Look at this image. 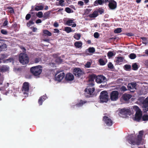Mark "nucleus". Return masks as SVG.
Returning <instances> with one entry per match:
<instances>
[{
    "instance_id": "6e6552de",
    "label": "nucleus",
    "mask_w": 148,
    "mask_h": 148,
    "mask_svg": "<svg viewBox=\"0 0 148 148\" xmlns=\"http://www.w3.org/2000/svg\"><path fill=\"white\" fill-rule=\"evenodd\" d=\"M29 90V84L28 82H25L23 85L22 91L25 97H27Z\"/></svg>"
},
{
    "instance_id": "72a5a7b5",
    "label": "nucleus",
    "mask_w": 148,
    "mask_h": 148,
    "mask_svg": "<svg viewBox=\"0 0 148 148\" xmlns=\"http://www.w3.org/2000/svg\"><path fill=\"white\" fill-rule=\"evenodd\" d=\"M124 69L126 71H129L131 69V66L129 64H126L124 65Z\"/></svg>"
},
{
    "instance_id": "2f4dec72",
    "label": "nucleus",
    "mask_w": 148,
    "mask_h": 148,
    "mask_svg": "<svg viewBox=\"0 0 148 148\" xmlns=\"http://www.w3.org/2000/svg\"><path fill=\"white\" fill-rule=\"evenodd\" d=\"M73 37L75 39L79 40L80 39L81 34H80L75 33Z\"/></svg>"
},
{
    "instance_id": "a19ab883",
    "label": "nucleus",
    "mask_w": 148,
    "mask_h": 148,
    "mask_svg": "<svg viewBox=\"0 0 148 148\" xmlns=\"http://www.w3.org/2000/svg\"><path fill=\"white\" fill-rule=\"evenodd\" d=\"M122 31L121 29L120 28H118L114 30V33H119Z\"/></svg>"
},
{
    "instance_id": "49530a36",
    "label": "nucleus",
    "mask_w": 148,
    "mask_h": 148,
    "mask_svg": "<svg viewBox=\"0 0 148 148\" xmlns=\"http://www.w3.org/2000/svg\"><path fill=\"white\" fill-rule=\"evenodd\" d=\"M8 9L9 10V12L10 13H14V10L11 7H8Z\"/></svg>"
},
{
    "instance_id": "0e129e2a",
    "label": "nucleus",
    "mask_w": 148,
    "mask_h": 148,
    "mask_svg": "<svg viewBox=\"0 0 148 148\" xmlns=\"http://www.w3.org/2000/svg\"><path fill=\"white\" fill-rule=\"evenodd\" d=\"M54 32L55 33H59L60 32V31L58 30V29H54Z\"/></svg>"
},
{
    "instance_id": "f03ea898",
    "label": "nucleus",
    "mask_w": 148,
    "mask_h": 148,
    "mask_svg": "<svg viewBox=\"0 0 148 148\" xmlns=\"http://www.w3.org/2000/svg\"><path fill=\"white\" fill-rule=\"evenodd\" d=\"M30 71L35 76H38L42 72V67L40 65L33 66L30 68Z\"/></svg>"
},
{
    "instance_id": "393cba45",
    "label": "nucleus",
    "mask_w": 148,
    "mask_h": 148,
    "mask_svg": "<svg viewBox=\"0 0 148 148\" xmlns=\"http://www.w3.org/2000/svg\"><path fill=\"white\" fill-rule=\"evenodd\" d=\"M64 30L68 33L71 32H74L75 31L74 30L72 29L70 27H65Z\"/></svg>"
},
{
    "instance_id": "603ef678",
    "label": "nucleus",
    "mask_w": 148,
    "mask_h": 148,
    "mask_svg": "<svg viewBox=\"0 0 148 148\" xmlns=\"http://www.w3.org/2000/svg\"><path fill=\"white\" fill-rule=\"evenodd\" d=\"M91 64V62H87L86 64L85 65V66L86 68H90V66Z\"/></svg>"
},
{
    "instance_id": "423d86ee",
    "label": "nucleus",
    "mask_w": 148,
    "mask_h": 148,
    "mask_svg": "<svg viewBox=\"0 0 148 148\" xmlns=\"http://www.w3.org/2000/svg\"><path fill=\"white\" fill-rule=\"evenodd\" d=\"M19 61L23 64H25L29 62V58L27 54L25 53H21L19 56Z\"/></svg>"
},
{
    "instance_id": "a878e982",
    "label": "nucleus",
    "mask_w": 148,
    "mask_h": 148,
    "mask_svg": "<svg viewBox=\"0 0 148 148\" xmlns=\"http://www.w3.org/2000/svg\"><path fill=\"white\" fill-rule=\"evenodd\" d=\"M82 45V42L80 41L76 42L74 44L75 46L77 48L81 47Z\"/></svg>"
},
{
    "instance_id": "0eeeda50",
    "label": "nucleus",
    "mask_w": 148,
    "mask_h": 148,
    "mask_svg": "<svg viewBox=\"0 0 148 148\" xmlns=\"http://www.w3.org/2000/svg\"><path fill=\"white\" fill-rule=\"evenodd\" d=\"M139 100L142 104V107L143 110L145 112L148 110V97L144 99V98L142 97L139 98Z\"/></svg>"
},
{
    "instance_id": "f3484780",
    "label": "nucleus",
    "mask_w": 148,
    "mask_h": 148,
    "mask_svg": "<svg viewBox=\"0 0 148 148\" xmlns=\"http://www.w3.org/2000/svg\"><path fill=\"white\" fill-rule=\"evenodd\" d=\"M130 113V110L129 109L126 108L121 109L120 112V114L123 115L129 114Z\"/></svg>"
},
{
    "instance_id": "09e8293b",
    "label": "nucleus",
    "mask_w": 148,
    "mask_h": 148,
    "mask_svg": "<svg viewBox=\"0 0 148 148\" xmlns=\"http://www.w3.org/2000/svg\"><path fill=\"white\" fill-rule=\"evenodd\" d=\"M1 32L2 34L4 35H6L8 34L7 31L3 29L1 30Z\"/></svg>"
},
{
    "instance_id": "c03bdc74",
    "label": "nucleus",
    "mask_w": 148,
    "mask_h": 148,
    "mask_svg": "<svg viewBox=\"0 0 148 148\" xmlns=\"http://www.w3.org/2000/svg\"><path fill=\"white\" fill-rule=\"evenodd\" d=\"M99 62L100 64L101 65H104L105 64V63L104 60L102 59H100L99 60Z\"/></svg>"
},
{
    "instance_id": "dca6fc26",
    "label": "nucleus",
    "mask_w": 148,
    "mask_h": 148,
    "mask_svg": "<svg viewBox=\"0 0 148 148\" xmlns=\"http://www.w3.org/2000/svg\"><path fill=\"white\" fill-rule=\"evenodd\" d=\"M57 75V74H56L55 75V79L56 80L59 82H60L64 78L65 75L64 72L61 73Z\"/></svg>"
},
{
    "instance_id": "a211bd4d",
    "label": "nucleus",
    "mask_w": 148,
    "mask_h": 148,
    "mask_svg": "<svg viewBox=\"0 0 148 148\" xmlns=\"http://www.w3.org/2000/svg\"><path fill=\"white\" fill-rule=\"evenodd\" d=\"M73 75L71 73H68L66 75L65 79L66 81H71L73 80L74 79Z\"/></svg>"
},
{
    "instance_id": "bb28decb",
    "label": "nucleus",
    "mask_w": 148,
    "mask_h": 148,
    "mask_svg": "<svg viewBox=\"0 0 148 148\" xmlns=\"http://www.w3.org/2000/svg\"><path fill=\"white\" fill-rule=\"evenodd\" d=\"M140 39H141L143 40V41L142 42L143 44H145V45H146L148 43V39L146 37H141Z\"/></svg>"
},
{
    "instance_id": "4d7b16f0",
    "label": "nucleus",
    "mask_w": 148,
    "mask_h": 148,
    "mask_svg": "<svg viewBox=\"0 0 148 148\" xmlns=\"http://www.w3.org/2000/svg\"><path fill=\"white\" fill-rule=\"evenodd\" d=\"M0 43L1 44V42H0ZM6 45L5 44H3L2 46L0 45V48L5 49L6 48Z\"/></svg>"
},
{
    "instance_id": "6ab92c4d",
    "label": "nucleus",
    "mask_w": 148,
    "mask_h": 148,
    "mask_svg": "<svg viewBox=\"0 0 148 148\" xmlns=\"http://www.w3.org/2000/svg\"><path fill=\"white\" fill-rule=\"evenodd\" d=\"M74 22L73 20L72 19H69L66 22V24L68 26L72 25V27H75L76 26V23H73L72 24V23H74Z\"/></svg>"
},
{
    "instance_id": "c9c22d12",
    "label": "nucleus",
    "mask_w": 148,
    "mask_h": 148,
    "mask_svg": "<svg viewBox=\"0 0 148 148\" xmlns=\"http://www.w3.org/2000/svg\"><path fill=\"white\" fill-rule=\"evenodd\" d=\"M57 1H59L58 4L57 5H60L62 7L64 5V0H57Z\"/></svg>"
},
{
    "instance_id": "f257e3e1",
    "label": "nucleus",
    "mask_w": 148,
    "mask_h": 148,
    "mask_svg": "<svg viewBox=\"0 0 148 148\" xmlns=\"http://www.w3.org/2000/svg\"><path fill=\"white\" fill-rule=\"evenodd\" d=\"M143 133V131H140L139 132V135L136 138H134L133 134H131L126 137L127 140L130 144H132V146L135 145H138L141 143Z\"/></svg>"
},
{
    "instance_id": "37998d69",
    "label": "nucleus",
    "mask_w": 148,
    "mask_h": 148,
    "mask_svg": "<svg viewBox=\"0 0 148 148\" xmlns=\"http://www.w3.org/2000/svg\"><path fill=\"white\" fill-rule=\"evenodd\" d=\"M133 69L134 70H137L138 69V65L136 63L133 64L132 66Z\"/></svg>"
},
{
    "instance_id": "a18cd8bd",
    "label": "nucleus",
    "mask_w": 148,
    "mask_h": 148,
    "mask_svg": "<svg viewBox=\"0 0 148 148\" xmlns=\"http://www.w3.org/2000/svg\"><path fill=\"white\" fill-rule=\"evenodd\" d=\"M107 55L108 57L110 58L114 56V53L112 51H109L108 52Z\"/></svg>"
},
{
    "instance_id": "ddd939ff",
    "label": "nucleus",
    "mask_w": 148,
    "mask_h": 148,
    "mask_svg": "<svg viewBox=\"0 0 148 148\" xmlns=\"http://www.w3.org/2000/svg\"><path fill=\"white\" fill-rule=\"evenodd\" d=\"M103 120L107 125L111 126L112 124V121L109 117L106 116H104L103 117Z\"/></svg>"
},
{
    "instance_id": "aec40b11",
    "label": "nucleus",
    "mask_w": 148,
    "mask_h": 148,
    "mask_svg": "<svg viewBox=\"0 0 148 148\" xmlns=\"http://www.w3.org/2000/svg\"><path fill=\"white\" fill-rule=\"evenodd\" d=\"M132 97V95L129 94H124L122 95V98L124 101H128Z\"/></svg>"
},
{
    "instance_id": "c85d7f7f",
    "label": "nucleus",
    "mask_w": 148,
    "mask_h": 148,
    "mask_svg": "<svg viewBox=\"0 0 148 148\" xmlns=\"http://www.w3.org/2000/svg\"><path fill=\"white\" fill-rule=\"evenodd\" d=\"M51 11H48L45 12L44 14L43 17L45 18H48L51 14Z\"/></svg>"
},
{
    "instance_id": "5701e85b",
    "label": "nucleus",
    "mask_w": 148,
    "mask_h": 148,
    "mask_svg": "<svg viewBox=\"0 0 148 148\" xmlns=\"http://www.w3.org/2000/svg\"><path fill=\"white\" fill-rule=\"evenodd\" d=\"M95 51V48L93 47H90L88 49H86V52L87 53L88 52L93 53H94Z\"/></svg>"
},
{
    "instance_id": "9b49d317",
    "label": "nucleus",
    "mask_w": 148,
    "mask_h": 148,
    "mask_svg": "<svg viewBox=\"0 0 148 148\" xmlns=\"http://www.w3.org/2000/svg\"><path fill=\"white\" fill-rule=\"evenodd\" d=\"M107 81L106 78L103 75H99L96 76L95 81L98 83H101Z\"/></svg>"
},
{
    "instance_id": "473e14b6",
    "label": "nucleus",
    "mask_w": 148,
    "mask_h": 148,
    "mask_svg": "<svg viewBox=\"0 0 148 148\" xmlns=\"http://www.w3.org/2000/svg\"><path fill=\"white\" fill-rule=\"evenodd\" d=\"M42 60L41 58L40 57H38L34 59V62L35 63H37L39 62H41Z\"/></svg>"
},
{
    "instance_id": "ea45409f",
    "label": "nucleus",
    "mask_w": 148,
    "mask_h": 148,
    "mask_svg": "<svg viewBox=\"0 0 148 148\" xmlns=\"http://www.w3.org/2000/svg\"><path fill=\"white\" fill-rule=\"evenodd\" d=\"M123 61V58L122 57H120L117 58L116 60V62L117 63H119Z\"/></svg>"
},
{
    "instance_id": "3c124183",
    "label": "nucleus",
    "mask_w": 148,
    "mask_h": 148,
    "mask_svg": "<svg viewBox=\"0 0 148 148\" xmlns=\"http://www.w3.org/2000/svg\"><path fill=\"white\" fill-rule=\"evenodd\" d=\"M34 22H33V20L31 19L28 23L27 24V25L28 26H30L31 25L34 24Z\"/></svg>"
},
{
    "instance_id": "1a4fd4ad",
    "label": "nucleus",
    "mask_w": 148,
    "mask_h": 148,
    "mask_svg": "<svg viewBox=\"0 0 148 148\" xmlns=\"http://www.w3.org/2000/svg\"><path fill=\"white\" fill-rule=\"evenodd\" d=\"M119 93L116 90L112 91L110 94V99L111 101H116L119 97Z\"/></svg>"
},
{
    "instance_id": "4468645a",
    "label": "nucleus",
    "mask_w": 148,
    "mask_h": 148,
    "mask_svg": "<svg viewBox=\"0 0 148 148\" xmlns=\"http://www.w3.org/2000/svg\"><path fill=\"white\" fill-rule=\"evenodd\" d=\"M136 84L134 83H131L129 84L127 86L128 89L131 92H134L136 89Z\"/></svg>"
},
{
    "instance_id": "8fccbe9b",
    "label": "nucleus",
    "mask_w": 148,
    "mask_h": 148,
    "mask_svg": "<svg viewBox=\"0 0 148 148\" xmlns=\"http://www.w3.org/2000/svg\"><path fill=\"white\" fill-rule=\"evenodd\" d=\"M108 67L110 69H113L114 68V66L111 62H109L108 64Z\"/></svg>"
},
{
    "instance_id": "b1692460",
    "label": "nucleus",
    "mask_w": 148,
    "mask_h": 148,
    "mask_svg": "<svg viewBox=\"0 0 148 148\" xmlns=\"http://www.w3.org/2000/svg\"><path fill=\"white\" fill-rule=\"evenodd\" d=\"M98 12L94 11L92 14H90L88 16L90 18H95L98 16Z\"/></svg>"
},
{
    "instance_id": "58836bf2",
    "label": "nucleus",
    "mask_w": 148,
    "mask_h": 148,
    "mask_svg": "<svg viewBox=\"0 0 148 148\" xmlns=\"http://www.w3.org/2000/svg\"><path fill=\"white\" fill-rule=\"evenodd\" d=\"M129 57L132 59H134L136 57V54L134 53H132L129 55Z\"/></svg>"
},
{
    "instance_id": "864d4df0",
    "label": "nucleus",
    "mask_w": 148,
    "mask_h": 148,
    "mask_svg": "<svg viewBox=\"0 0 148 148\" xmlns=\"http://www.w3.org/2000/svg\"><path fill=\"white\" fill-rule=\"evenodd\" d=\"M94 36L95 38H98L99 36V34L98 32H96L94 34Z\"/></svg>"
},
{
    "instance_id": "7ed1b4c3",
    "label": "nucleus",
    "mask_w": 148,
    "mask_h": 148,
    "mask_svg": "<svg viewBox=\"0 0 148 148\" xmlns=\"http://www.w3.org/2000/svg\"><path fill=\"white\" fill-rule=\"evenodd\" d=\"M133 109L136 112L134 120L137 121H139L141 119L142 112L139 108L136 106H134L133 107Z\"/></svg>"
},
{
    "instance_id": "20e7f679",
    "label": "nucleus",
    "mask_w": 148,
    "mask_h": 148,
    "mask_svg": "<svg viewBox=\"0 0 148 148\" xmlns=\"http://www.w3.org/2000/svg\"><path fill=\"white\" fill-rule=\"evenodd\" d=\"M90 85L91 86V87H88L84 90V94L85 96L87 97H89L90 95H93L95 90V88L92 87L94 84L92 83L90 84Z\"/></svg>"
},
{
    "instance_id": "cd10ccee",
    "label": "nucleus",
    "mask_w": 148,
    "mask_h": 148,
    "mask_svg": "<svg viewBox=\"0 0 148 148\" xmlns=\"http://www.w3.org/2000/svg\"><path fill=\"white\" fill-rule=\"evenodd\" d=\"M96 75H90L89 77V81L91 82L93 81L95 79H96Z\"/></svg>"
},
{
    "instance_id": "13d9d810",
    "label": "nucleus",
    "mask_w": 148,
    "mask_h": 148,
    "mask_svg": "<svg viewBox=\"0 0 148 148\" xmlns=\"http://www.w3.org/2000/svg\"><path fill=\"white\" fill-rule=\"evenodd\" d=\"M78 5H79L80 6H82L84 5V2L82 1H79L78 2Z\"/></svg>"
},
{
    "instance_id": "2eb2a0df",
    "label": "nucleus",
    "mask_w": 148,
    "mask_h": 148,
    "mask_svg": "<svg viewBox=\"0 0 148 148\" xmlns=\"http://www.w3.org/2000/svg\"><path fill=\"white\" fill-rule=\"evenodd\" d=\"M108 0H96L94 3V5L95 6L98 5H103L104 3L106 4L108 3Z\"/></svg>"
},
{
    "instance_id": "5fc2aeb1",
    "label": "nucleus",
    "mask_w": 148,
    "mask_h": 148,
    "mask_svg": "<svg viewBox=\"0 0 148 148\" xmlns=\"http://www.w3.org/2000/svg\"><path fill=\"white\" fill-rule=\"evenodd\" d=\"M56 61V62L59 63L61 62L62 61V60L60 57H58L57 58Z\"/></svg>"
},
{
    "instance_id": "f704fd0d",
    "label": "nucleus",
    "mask_w": 148,
    "mask_h": 148,
    "mask_svg": "<svg viewBox=\"0 0 148 148\" xmlns=\"http://www.w3.org/2000/svg\"><path fill=\"white\" fill-rule=\"evenodd\" d=\"M141 118L143 121H148V115L144 114L143 116H142Z\"/></svg>"
},
{
    "instance_id": "bf43d9fd",
    "label": "nucleus",
    "mask_w": 148,
    "mask_h": 148,
    "mask_svg": "<svg viewBox=\"0 0 148 148\" xmlns=\"http://www.w3.org/2000/svg\"><path fill=\"white\" fill-rule=\"evenodd\" d=\"M3 77H0V85L2 84L3 82Z\"/></svg>"
},
{
    "instance_id": "de8ad7c7",
    "label": "nucleus",
    "mask_w": 148,
    "mask_h": 148,
    "mask_svg": "<svg viewBox=\"0 0 148 148\" xmlns=\"http://www.w3.org/2000/svg\"><path fill=\"white\" fill-rule=\"evenodd\" d=\"M120 90L121 91H124L127 90L126 87L124 86H122L120 88Z\"/></svg>"
},
{
    "instance_id": "338daca9",
    "label": "nucleus",
    "mask_w": 148,
    "mask_h": 148,
    "mask_svg": "<svg viewBox=\"0 0 148 148\" xmlns=\"http://www.w3.org/2000/svg\"><path fill=\"white\" fill-rule=\"evenodd\" d=\"M99 12L100 14H102L103 12V10H101L99 11Z\"/></svg>"
},
{
    "instance_id": "9d476101",
    "label": "nucleus",
    "mask_w": 148,
    "mask_h": 148,
    "mask_svg": "<svg viewBox=\"0 0 148 148\" xmlns=\"http://www.w3.org/2000/svg\"><path fill=\"white\" fill-rule=\"evenodd\" d=\"M73 73L75 76L80 77L84 74V72L80 68H76L74 69Z\"/></svg>"
},
{
    "instance_id": "79ce46f5",
    "label": "nucleus",
    "mask_w": 148,
    "mask_h": 148,
    "mask_svg": "<svg viewBox=\"0 0 148 148\" xmlns=\"http://www.w3.org/2000/svg\"><path fill=\"white\" fill-rule=\"evenodd\" d=\"M43 15V13L42 12H39L36 14V16L40 18H42Z\"/></svg>"
},
{
    "instance_id": "f8f14e48",
    "label": "nucleus",
    "mask_w": 148,
    "mask_h": 148,
    "mask_svg": "<svg viewBox=\"0 0 148 148\" xmlns=\"http://www.w3.org/2000/svg\"><path fill=\"white\" fill-rule=\"evenodd\" d=\"M108 7L112 10L115 9L117 7V3L114 0H108Z\"/></svg>"
},
{
    "instance_id": "680f3d73",
    "label": "nucleus",
    "mask_w": 148,
    "mask_h": 148,
    "mask_svg": "<svg viewBox=\"0 0 148 148\" xmlns=\"http://www.w3.org/2000/svg\"><path fill=\"white\" fill-rule=\"evenodd\" d=\"M8 21H5L3 23V26H5L7 25L8 24Z\"/></svg>"
},
{
    "instance_id": "6e6d98bb",
    "label": "nucleus",
    "mask_w": 148,
    "mask_h": 148,
    "mask_svg": "<svg viewBox=\"0 0 148 148\" xmlns=\"http://www.w3.org/2000/svg\"><path fill=\"white\" fill-rule=\"evenodd\" d=\"M31 16L30 14H27L25 17V18L26 20H29L31 18Z\"/></svg>"
},
{
    "instance_id": "69168bd1",
    "label": "nucleus",
    "mask_w": 148,
    "mask_h": 148,
    "mask_svg": "<svg viewBox=\"0 0 148 148\" xmlns=\"http://www.w3.org/2000/svg\"><path fill=\"white\" fill-rule=\"evenodd\" d=\"M37 30V28L35 27H33L32 30L34 32H35Z\"/></svg>"
},
{
    "instance_id": "4be33fe9",
    "label": "nucleus",
    "mask_w": 148,
    "mask_h": 148,
    "mask_svg": "<svg viewBox=\"0 0 148 148\" xmlns=\"http://www.w3.org/2000/svg\"><path fill=\"white\" fill-rule=\"evenodd\" d=\"M47 97L45 95L41 97L38 101V103L40 105H41L42 104V102L44 101L46 99Z\"/></svg>"
},
{
    "instance_id": "4c0bfd02",
    "label": "nucleus",
    "mask_w": 148,
    "mask_h": 148,
    "mask_svg": "<svg viewBox=\"0 0 148 148\" xmlns=\"http://www.w3.org/2000/svg\"><path fill=\"white\" fill-rule=\"evenodd\" d=\"M65 11H66L67 13H73V11L72 10L71 8L69 7H66L65 8Z\"/></svg>"
},
{
    "instance_id": "7c9ffc66",
    "label": "nucleus",
    "mask_w": 148,
    "mask_h": 148,
    "mask_svg": "<svg viewBox=\"0 0 148 148\" xmlns=\"http://www.w3.org/2000/svg\"><path fill=\"white\" fill-rule=\"evenodd\" d=\"M43 33L48 36H51L52 35L51 32L46 29L43 30Z\"/></svg>"
},
{
    "instance_id": "412c9836",
    "label": "nucleus",
    "mask_w": 148,
    "mask_h": 148,
    "mask_svg": "<svg viewBox=\"0 0 148 148\" xmlns=\"http://www.w3.org/2000/svg\"><path fill=\"white\" fill-rule=\"evenodd\" d=\"M9 67L7 66H3L0 68V71L2 72H6L9 70Z\"/></svg>"
},
{
    "instance_id": "c756f323",
    "label": "nucleus",
    "mask_w": 148,
    "mask_h": 148,
    "mask_svg": "<svg viewBox=\"0 0 148 148\" xmlns=\"http://www.w3.org/2000/svg\"><path fill=\"white\" fill-rule=\"evenodd\" d=\"M44 8L42 5L40 6H35V10L36 11H39L40 10H42Z\"/></svg>"
},
{
    "instance_id": "052dcab7",
    "label": "nucleus",
    "mask_w": 148,
    "mask_h": 148,
    "mask_svg": "<svg viewBox=\"0 0 148 148\" xmlns=\"http://www.w3.org/2000/svg\"><path fill=\"white\" fill-rule=\"evenodd\" d=\"M53 26L55 27H57L59 26V24L58 22H55L53 24Z\"/></svg>"
},
{
    "instance_id": "774afa93",
    "label": "nucleus",
    "mask_w": 148,
    "mask_h": 148,
    "mask_svg": "<svg viewBox=\"0 0 148 148\" xmlns=\"http://www.w3.org/2000/svg\"><path fill=\"white\" fill-rule=\"evenodd\" d=\"M145 64L146 65L148 66V60L146 61L145 62Z\"/></svg>"
},
{
    "instance_id": "39448f33",
    "label": "nucleus",
    "mask_w": 148,
    "mask_h": 148,
    "mask_svg": "<svg viewBox=\"0 0 148 148\" xmlns=\"http://www.w3.org/2000/svg\"><path fill=\"white\" fill-rule=\"evenodd\" d=\"M108 95L106 91H103L101 92L99 96V99L100 102H106L108 101Z\"/></svg>"
},
{
    "instance_id": "e433bc0d",
    "label": "nucleus",
    "mask_w": 148,
    "mask_h": 148,
    "mask_svg": "<svg viewBox=\"0 0 148 148\" xmlns=\"http://www.w3.org/2000/svg\"><path fill=\"white\" fill-rule=\"evenodd\" d=\"M87 102L86 101H82L81 100L80 103L77 104L76 106H82L85 103Z\"/></svg>"
},
{
    "instance_id": "e2e57ef3",
    "label": "nucleus",
    "mask_w": 148,
    "mask_h": 148,
    "mask_svg": "<svg viewBox=\"0 0 148 148\" xmlns=\"http://www.w3.org/2000/svg\"><path fill=\"white\" fill-rule=\"evenodd\" d=\"M42 22V21L40 19H38L36 21V23L37 24L40 23Z\"/></svg>"
}]
</instances>
